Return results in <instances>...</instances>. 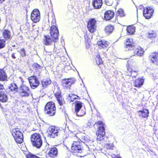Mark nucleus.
<instances>
[{
	"mask_svg": "<svg viewBox=\"0 0 158 158\" xmlns=\"http://www.w3.org/2000/svg\"><path fill=\"white\" fill-rule=\"evenodd\" d=\"M32 66L33 69L35 70V73L36 75L38 76H40V73L42 72L43 67L37 63H34Z\"/></svg>",
	"mask_w": 158,
	"mask_h": 158,
	"instance_id": "nucleus-20",
	"label": "nucleus"
},
{
	"mask_svg": "<svg viewBox=\"0 0 158 158\" xmlns=\"http://www.w3.org/2000/svg\"><path fill=\"white\" fill-rule=\"evenodd\" d=\"M97 44L100 49H106L108 46V43L105 40H102L97 42Z\"/></svg>",
	"mask_w": 158,
	"mask_h": 158,
	"instance_id": "nucleus-23",
	"label": "nucleus"
},
{
	"mask_svg": "<svg viewBox=\"0 0 158 158\" xmlns=\"http://www.w3.org/2000/svg\"><path fill=\"white\" fill-rule=\"evenodd\" d=\"M149 57L153 63H157L158 61V51L152 52Z\"/></svg>",
	"mask_w": 158,
	"mask_h": 158,
	"instance_id": "nucleus-26",
	"label": "nucleus"
},
{
	"mask_svg": "<svg viewBox=\"0 0 158 158\" xmlns=\"http://www.w3.org/2000/svg\"><path fill=\"white\" fill-rule=\"evenodd\" d=\"M157 33L155 30H151L149 31L147 34L148 38L153 40L157 36Z\"/></svg>",
	"mask_w": 158,
	"mask_h": 158,
	"instance_id": "nucleus-29",
	"label": "nucleus"
},
{
	"mask_svg": "<svg viewBox=\"0 0 158 158\" xmlns=\"http://www.w3.org/2000/svg\"><path fill=\"white\" fill-rule=\"evenodd\" d=\"M2 36L4 39L6 40H10L12 39V36L10 31L8 30H4L2 32Z\"/></svg>",
	"mask_w": 158,
	"mask_h": 158,
	"instance_id": "nucleus-22",
	"label": "nucleus"
},
{
	"mask_svg": "<svg viewBox=\"0 0 158 158\" xmlns=\"http://www.w3.org/2000/svg\"><path fill=\"white\" fill-rule=\"evenodd\" d=\"M12 134L15 142L21 144L23 141L22 133L18 128H15L12 130Z\"/></svg>",
	"mask_w": 158,
	"mask_h": 158,
	"instance_id": "nucleus-7",
	"label": "nucleus"
},
{
	"mask_svg": "<svg viewBox=\"0 0 158 158\" xmlns=\"http://www.w3.org/2000/svg\"><path fill=\"white\" fill-rule=\"evenodd\" d=\"M95 60L96 64L99 66L100 69H102L104 66L103 61L100 57L99 54H97L95 57Z\"/></svg>",
	"mask_w": 158,
	"mask_h": 158,
	"instance_id": "nucleus-27",
	"label": "nucleus"
},
{
	"mask_svg": "<svg viewBox=\"0 0 158 158\" xmlns=\"http://www.w3.org/2000/svg\"><path fill=\"white\" fill-rule=\"evenodd\" d=\"M41 85L44 88H47L51 83V81L49 78H44L41 81Z\"/></svg>",
	"mask_w": 158,
	"mask_h": 158,
	"instance_id": "nucleus-32",
	"label": "nucleus"
},
{
	"mask_svg": "<svg viewBox=\"0 0 158 158\" xmlns=\"http://www.w3.org/2000/svg\"><path fill=\"white\" fill-rule=\"evenodd\" d=\"M54 93V95L59 104L60 106L63 105L64 102V98L62 97L61 91L59 88L55 89Z\"/></svg>",
	"mask_w": 158,
	"mask_h": 158,
	"instance_id": "nucleus-13",
	"label": "nucleus"
},
{
	"mask_svg": "<svg viewBox=\"0 0 158 158\" xmlns=\"http://www.w3.org/2000/svg\"><path fill=\"white\" fill-rule=\"evenodd\" d=\"M7 77L6 73L3 69H0V81H7Z\"/></svg>",
	"mask_w": 158,
	"mask_h": 158,
	"instance_id": "nucleus-31",
	"label": "nucleus"
},
{
	"mask_svg": "<svg viewBox=\"0 0 158 158\" xmlns=\"http://www.w3.org/2000/svg\"><path fill=\"white\" fill-rule=\"evenodd\" d=\"M44 39L43 40L44 44L46 45H49L52 44L53 39L51 38L48 35L44 36Z\"/></svg>",
	"mask_w": 158,
	"mask_h": 158,
	"instance_id": "nucleus-30",
	"label": "nucleus"
},
{
	"mask_svg": "<svg viewBox=\"0 0 158 158\" xmlns=\"http://www.w3.org/2000/svg\"><path fill=\"white\" fill-rule=\"evenodd\" d=\"M81 140L83 142L87 145H90L92 143V141L85 136H83L81 138Z\"/></svg>",
	"mask_w": 158,
	"mask_h": 158,
	"instance_id": "nucleus-38",
	"label": "nucleus"
},
{
	"mask_svg": "<svg viewBox=\"0 0 158 158\" xmlns=\"http://www.w3.org/2000/svg\"><path fill=\"white\" fill-rule=\"evenodd\" d=\"M135 30V27L134 25H130L127 26L126 31L130 35L134 34Z\"/></svg>",
	"mask_w": 158,
	"mask_h": 158,
	"instance_id": "nucleus-33",
	"label": "nucleus"
},
{
	"mask_svg": "<svg viewBox=\"0 0 158 158\" xmlns=\"http://www.w3.org/2000/svg\"><path fill=\"white\" fill-rule=\"evenodd\" d=\"M5 40L0 39V50L4 48L6 46Z\"/></svg>",
	"mask_w": 158,
	"mask_h": 158,
	"instance_id": "nucleus-40",
	"label": "nucleus"
},
{
	"mask_svg": "<svg viewBox=\"0 0 158 158\" xmlns=\"http://www.w3.org/2000/svg\"><path fill=\"white\" fill-rule=\"evenodd\" d=\"M117 16L122 17L124 16L125 14L123 10L121 9H119L117 12Z\"/></svg>",
	"mask_w": 158,
	"mask_h": 158,
	"instance_id": "nucleus-41",
	"label": "nucleus"
},
{
	"mask_svg": "<svg viewBox=\"0 0 158 158\" xmlns=\"http://www.w3.org/2000/svg\"><path fill=\"white\" fill-rule=\"evenodd\" d=\"M144 83V79L139 77L134 81V86L138 88H140L143 85Z\"/></svg>",
	"mask_w": 158,
	"mask_h": 158,
	"instance_id": "nucleus-21",
	"label": "nucleus"
},
{
	"mask_svg": "<svg viewBox=\"0 0 158 158\" xmlns=\"http://www.w3.org/2000/svg\"><path fill=\"white\" fill-rule=\"evenodd\" d=\"M28 79L31 87L32 89L36 88L40 85V82L37 77L35 76H31L28 77Z\"/></svg>",
	"mask_w": 158,
	"mask_h": 158,
	"instance_id": "nucleus-11",
	"label": "nucleus"
},
{
	"mask_svg": "<svg viewBox=\"0 0 158 158\" xmlns=\"http://www.w3.org/2000/svg\"><path fill=\"white\" fill-rule=\"evenodd\" d=\"M56 109L55 103L52 102H49L47 103L45 105L44 110L46 114L52 116L55 115Z\"/></svg>",
	"mask_w": 158,
	"mask_h": 158,
	"instance_id": "nucleus-6",
	"label": "nucleus"
},
{
	"mask_svg": "<svg viewBox=\"0 0 158 158\" xmlns=\"http://www.w3.org/2000/svg\"><path fill=\"white\" fill-rule=\"evenodd\" d=\"M58 149L55 147L51 148L48 153V157L54 158L56 157L58 154Z\"/></svg>",
	"mask_w": 158,
	"mask_h": 158,
	"instance_id": "nucleus-19",
	"label": "nucleus"
},
{
	"mask_svg": "<svg viewBox=\"0 0 158 158\" xmlns=\"http://www.w3.org/2000/svg\"><path fill=\"white\" fill-rule=\"evenodd\" d=\"M82 106V103L78 101L77 102L75 106V111L76 115L78 117H81L84 115L86 113L85 108L81 109Z\"/></svg>",
	"mask_w": 158,
	"mask_h": 158,
	"instance_id": "nucleus-8",
	"label": "nucleus"
},
{
	"mask_svg": "<svg viewBox=\"0 0 158 158\" xmlns=\"http://www.w3.org/2000/svg\"><path fill=\"white\" fill-rule=\"evenodd\" d=\"M126 66L127 68V72L129 74L128 75L132 76V74L135 73H136V76H133L132 77H135L136 76L138 75V73L139 70L136 63L133 60H129L127 61Z\"/></svg>",
	"mask_w": 158,
	"mask_h": 158,
	"instance_id": "nucleus-3",
	"label": "nucleus"
},
{
	"mask_svg": "<svg viewBox=\"0 0 158 158\" xmlns=\"http://www.w3.org/2000/svg\"><path fill=\"white\" fill-rule=\"evenodd\" d=\"M10 91L15 93L18 91V87L16 84L12 83L10 85L9 88Z\"/></svg>",
	"mask_w": 158,
	"mask_h": 158,
	"instance_id": "nucleus-34",
	"label": "nucleus"
},
{
	"mask_svg": "<svg viewBox=\"0 0 158 158\" xmlns=\"http://www.w3.org/2000/svg\"><path fill=\"white\" fill-rule=\"evenodd\" d=\"M114 29V26L111 25H108L105 27L104 30L106 33L109 34L111 33Z\"/></svg>",
	"mask_w": 158,
	"mask_h": 158,
	"instance_id": "nucleus-37",
	"label": "nucleus"
},
{
	"mask_svg": "<svg viewBox=\"0 0 158 158\" xmlns=\"http://www.w3.org/2000/svg\"><path fill=\"white\" fill-rule=\"evenodd\" d=\"M156 98L157 100H158L157 103H158V94L156 95Z\"/></svg>",
	"mask_w": 158,
	"mask_h": 158,
	"instance_id": "nucleus-47",
	"label": "nucleus"
},
{
	"mask_svg": "<svg viewBox=\"0 0 158 158\" xmlns=\"http://www.w3.org/2000/svg\"><path fill=\"white\" fill-rule=\"evenodd\" d=\"M87 28L91 33L95 32L97 29V21L94 18L90 19L87 22Z\"/></svg>",
	"mask_w": 158,
	"mask_h": 158,
	"instance_id": "nucleus-9",
	"label": "nucleus"
},
{
	"mask_svg": "<svg viewBox=\"0 0 158 158\" xmlns=\"http://www.w3.org/2000/svg\"><path fill=\"white\" fill-rule=\"evenodd\" d=\"M103 4L102 0H93L92 5L94 8L99 9L101 8Z\"/></svg>",
	"mask_w": 158,
	"mask_h": 158,
	"instance_id": "nucleus-24",
	"label": "nucleus"
},
{
	"mask_svg": "<svg viewBox=\"0 0 158 158\" xmlns=\"http://www.w3.org/2000/svg\"><path fill=\"white\" fill-rule=\"evenodd\" d=\"M26 158H41L31 153L27 154L26 155Z\"/></svg>",
	"mask_w": 158,
	"mask_h": 158,
	"instance_id": "nucleus-39",
	"label": "nucleus"
},
{
	"mask_svg": "<svg viewBox=\"0 0 158 158\" xmlns=\"http://www.w3.org/2000/svg\"><path fill=\"white\" fill-rule=\"evenodd\" d=\"M31 141L33 146L40 148L43 144L42 136L39 133H35L31 135Z\"/></svg>",
	"mask_w": 158,
	"mask_h": 158,
	"instance_id": "nucleus-4",
	"label": "nucleus"
},
{
	"mask_svg": "<svg viewBox=\"0 0 158 158\" xmlns=\"http://www.w3.org/2000/svg\"><path fill=\"white\" fill-rule=\"evenodd\" d=\"M8 99V97L6 93L0 91V101L2 102H6Z\"/></svg>",
	"mask_w": 158,
	"mask_h": 158,
	"instance_id": "nucleus-35",
	"label": "nucleus"
},
{
	"mask_svg": "<svg viewBox=\"0 0 158 158\" xmlns=\"http://www.w3.org/2000/svg\"><path fill=\"white\" fill-rule=\"evenodd\" d=\"M153 9L150 6H147L144 8L143 12V16L146 19H150L153 15Z\"/></svg>",
	"mask_w": 158,
	"mask_h": 158,
	"instance_id": "nucleus-15",
	"label": "nucleus"
},
{
	"mask_svg": "<svg viewBox=\"0 0 158 158\" xmlns=\"http://www.w3.org/2000/svg\"><path fill=\"white\" fill-rule=\"evenodd\" d=\"M74 83L73 80L71 78H64L61 80V84L64 89H69Z\"/></svg>",
	"mask_w": 158,
	"mask_h": 158,
	"instance_id": "nucleus-14",
	"label": "nucleus"
},
{
	"mask_svg": "<svg viewBox=\"0 0 158 158\" xmlns=\"http://www.w3.org/2000/svg\"><path fill=\"white\" fill-rule=\"evenodd\" d=\"M106 148L108 149H113L114 146L112 143H107L106 145Z\"/></svg>",
	"mask_w": 158,
	"mask_h": 158,
	"instance_id": "nucleus-43",
	"label": "nucleus"
},
{
	"mask_svg": "<svg viewBox=\"0 0 158 158\" xmlns=\"http://www.w3.org/2000/svg\"><path fill=\"white\" fill-rule=\"evenodd\" d=\"M60 131L58 127L51 126L48 129V135L51 138H54L58 135Z\"/></svg>",
	"mask_w": 158,
	"mask_h": 158,
	"instance_id": "nucleus-10",
	"label": "nucleus"
},
{
	"mask_svg": "<svg viewBox=\"0 0 158 158\" xmlns=\"http://www.w3.org/2000/svg\"><path fill=\"white\" fill-rule=\"evenodd\" d=\"M104 18L106 20L112 19L114 15V12L111 10H107L104 13Z\"/></svg>",
	"mask_w": 158,
	"mask_h": 158,
	"instance_id": "nucleus-25",
	"label": "nucleus"
},
{
	"mask_svg": "<svg viewBox=\"0 0 158 158\" xmlns=\"http://www.w3.org/2000/svg\"><path fill=\"white\" fill-rule=\"evenodd\" d=\"M48 21L49 22L51 23L52 25L51 26L50 30V33L52 38L54 42L58 41L59 31L56 25V20L54 13L51 11L48 14Z\"/></svg>",
	"mask_w": 158,
	"mask_h": 158,
	"instance_id": "nucleus-1",
	"label": "nucleus"
},
{
	"mask_svg": "<svg viewBox=\"0 0 158 158\" xmlns=\"http://www.w3.org/2000/svg\"><path fill=\"white\" fill-rule=\"evenodd\" d=\"M40 18V13L37 9H34L31 15V19L34 23L39 21Z\"/></svg>",
	"mask_w": 158,
	"mask_h": 158,
	"instance_id": "nucleus-12",
	"label": "nucleus"
},
{
	"mask_svg": "<svg viewBox=\"0 0 158 158\" xmlns=\"http://www.w3.org/2000/svg\"><path fill=\"white\" fill-rule=\"evenodd\" d=\"M94 125L97 127L96 132L97 140L98 141H101L104 139L105 135V123L101 121H98L95 122Z\"/></svg>",
	"mask_w": 158,
	"mask_h": 158,
	"instance_id": "nucleus-2",
	"label": "nucleus"
},
{
	"mask_svg": "<svg viewBox=\"0 0 158 158\" xmlns=\"http://www.w3.org/2000/svg\"><path fill=\"white\" fill-rule=\"evenodd\" d=\"M69 101L70 102H73L76 99H80V98L78 96L73 94H69L68 97Z\"/></svg>",
	"mask_w": 158,
	"mask_h": 158,
	"instance_id": "nucleus-36",
	"label": "nucleus"
},
{
	"mask_svg": "<svg viewBox=\"0 0 158 158\" xmlns=\"http://www.w3.org/2000/svg\"><path fill=\"white\" fill-rule=\"evenodd\" d=\"M71 151L73 153H81L84 151L82 143L79 141H73L71 146Z\"/></svg>",
	"mask_w": 158,
	"mask_h": 158,
	"instance_id": "nucleus-5",
	"label": "nucleus"
},
{
	"mask_svg": "<svg viewBox=\"0 0 158 158\" xmlns=\"http://www.w3.org/2000/svg\"><path fill=\"white\" fill-rule=\"evenodd\" d=\"M29 89L28 86L22 85L20 86L19 93L22 97H26L29 95Z\"/></svg>",
	"mask_w": 158,
	"mask_h": 158,
	"instance_id": "nucleus-16",
	"label": "nucleus"
},
{
	"mask_svg": "<svg viewBox=\"0 0 158 158\" xmlns=\"http://www.w3.org/2000/svg\"><path fill=\"white\" fill-rule=\"evenodd\" d=\"M20 56L22 57L25 56L26 55V51L24 48H21L19 52Z\"/></svg>",
	"mask_w": 158,
	"mask_h": 158,
	"instance_id": "nucleus-42",
	"label": "nucleus"
},
{
	"mask_svg": "<svg viewBox=\"0 0 158 158\" xmlns=\"http://www.w3.org/2000/svg\"><path fill=\"white\" fill-rule=\"evenodd\" d=\"M15 54H16V53H13L12 54L11 56L12 58L13 59H15L16 58V57L15 56Z\"/></svg>",
	"mask_w": 158,
	"mask_h": 158,
	"instance_id": "nucleus-44",
	"label": "nucleus"
},
{
	"mask_svg": "<svg viewBox=\"0 0 158 158\" xmlns=\"http://www.w3.org/2000/svg\"><path fill=\"white\" fill-rule=\"evenodd\" d=\"M114 158H121L120 156L118 157V156H116Z\"/></svg>",
	"mask_w": 158,
	"mask_h": 158,
	"instance_id": "nucleus-48",
	"label": "nucleus"
},
{
	"mask_svg": "<svg viewBox=\"0 0 158 158\" xmlns=\"http://www.w3.org/2000/svg\"><path fill=\"white\" fill-rule=\"evenodd\" d=\"M144 52L143 49L140 47L134 48L133 51L134 55L140 56L143 55Z\"/></svg>",
	"mask_w": 158,
	"mask_h": 158,
	"instance_id": "nucleus-28",
	"label": "nucleus"
},
{
	"mask_svg": "<svg viewBox=\"0 0 158 158\" xmlns=\"http://www.w3.org/2000/svg\"><path fill=\"white\" fill-rule=\"evenodd\" d=\"M125 48L128 50L131 48H134L135 45V43L133 40L132 38H127L126 40Z\"/></svg>",
	"mask_w": 158,
	"mask_h": 158,
	"instance_id": "nucleus-18",
	"label": "nucleus"
},
{
	"mask_svg": "<svg viewBox=\"0 0 158 158\" xmlns=\"http://www.w3.org/2000/svg\"><path fill=\"white\" fill-rule=\"evenodd\" d=\"M5 0H0V4L2 3Z\"/></svg>",
	"mask_w": 158,
	"mask_h": 158,
	"instance_id": "nucleus-46",
	"label": "nucleus"
},
{
	"mask_svg": "<svg viewBox=\"0 0 158 158\" xmlns=\"http://www.w3.org/2000/svg\"><path fill=\"white\" fill-rule=\"evenodd\" d=\"M137 113L139 117L140 118H147L149 116V112L148 109L143 108L142 110L137 111Z\"/></svg>",
	"mask_w": 158,
	"mask_h": 158,
	"instance_id": "nucleus-17",
	"label": "nucleus"
},
{
	"mask_svg": "<svg viewBox=\"0 0 158 158\" xmlns=\"http://www.w3.org/2000/svg\"><path fill=\"white\" fill-rule=\"evenodd\" d=\"M4 89V87L3 85L0 83V90H2Z\"/></svg>",
	"mask_w": 158,
	"mask_h": 158,
	"instance_id": "nucleus-45",
	"label": "nucleus"
}]
</instances>
